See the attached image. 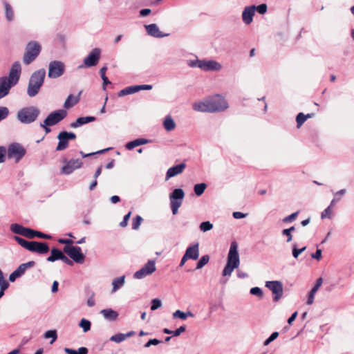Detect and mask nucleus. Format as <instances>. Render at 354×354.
I'll use <instances>...</instances> for the list:
<instances>
[{"label":"nucleus","instance_id":"f257e3e1","mask_svg":"<svg viewBox=\"0 0 354 354\" xmlns=\"http://www.w3.org/2000/svg\"><path fill=\"white\" fill-rule=\"evenodd\" d=\"M239 264L240 258L238 252V244L236 241H232L227 254V263L222 272L223 276H231L233 270L238 268Z\"/></svg>","mask_w":354,"mask_h":354},{"label":"nucleus","instance_id":"f3484780","mask_svg":"<svg viewBox=\"0 0 354 354\" xmlns=\"http://www.w3.org/2000/svg\"><path fill=\"white\" fill-rule=\"evenodd\" d=\"M153 88L152 85L149 84H142V85H132L130 86H127L122 90H120L118 94L119 97H122L127 95L133 94L135 93L139 92L142 90H151Z\"/></svg>","mask_w":354,"mask_h":354},{"label":"nucleus","instance_id":"0eeeda50","mask_svg":"<svg viewBox=\"0 0 354 354\" xmlns=\"http://www.w3.org/2000/svg\"><path fill=\"white\" fill-rule=\"evenodd\" d=\"M185 192L181 188L175 189L169 195L170 207L172 214L176 215L183 203Z\"/></svg>","mask_w":354,"mask_h":354},{"label":"nucleus","instance_id":"4be33fe9","mask_svg":"<svg viewBox=\"0 0 354 354\" xmlns=\"http://www.w3.org/2000/svg\"><path fill=\"white\" fill-rule=\"evenodd\" d=\"M186 168L185 162H181L179 165L169 167L166 173V180H169L180 174H182Z\"/></svg>","mask_w":354,"mask_h":354},{"label":"nucleus","instance_id":"603ef678","mask_svg":"<svg viewBox=\"0 0 354 354\" xmlns=\"http://www.w3.org/2000/svg\"><path fill=\"white\" fill-rule=\"evenodd\" d=\"M333 206H330V204L322 212L321 214V218L322 219L324 218H331V214H332V210H331V208H332Z\"/></svg>","mask_w":354,"mask_h":354},{"label":"nucleus","instance_id":"20e7f679","mask_svg":"<svg viewBox=\"0 0 354 354\" xmlns=\"http://www.w3.org/2000/svg\"><path fill=\"white\" fill-rule=\"evenodd\" d=\"M14 239L21 247L32 252L44 254L49 251V246L47 243L28 241L17 236H14Z\"/></svg>","mask_w":354,"mask_h":354},{"label":"nucleus","instance_id":"c756f323","mask_svg":"<svg viewBox=\"0 0 354 354\" xmlns=\"http://www.w3.org/2000/svg\"><path fill=\"white\" fill-rule=\"evenodd\" d=\"M100 313L103 315L104 319L109 321L115 320L118 317V312L111 308L103 309L100 311Z\"/></svg>","mask_w":354,"mask_h":354},{"label":"nucleus","instance_id":"8fccbe9b","mask_svg":"<svg viewBox=\"0 0 354 354\" xmlns=\"http://www.w3.org/2000/svg\"><path fill=\"white\" fill-rule=\"evenodd\" d=\"M250 293L252 295H256L259 298L263 297V290L259 287H253L250 290Z\"/></svg>","mask_w":354,"mask_h":354},{"label":"nucleus","instance_id":"49530a36","mask_svg":"<svg viewBox=\"0 0 354 354\" xmlns=\"http://www.w3.org/2000/svg\"><path fill=\"white\" fill-rule=\"evenodd\" d=\"M209 257L207 254L202 256L196 264V269H201L204 267L209 262Z\"/></svg>","mask_w":354,"mask_h":354},{"label":"nucleus","instance_id":"9b49d317","mask_svg":"<svg viewBox=\"0 0 354 354\" xmlns=\"http://www.w3.org/2000/svg\"><path fill=\"white\" fill-rule=\"evenodd\" d=\"M101 50L98 48H93L84 59L83 64L79 66L80 68H90L96 66L100 59Z\"/></svg>","mask_w":354,"mask_h":354},{"label":"nucleus","instance_id":"37998d69","mask_svg":"<svg viewBox=\"0 0 354 354\" xmlns=\"http://www.w3.org/2000/svg\"><path fill=\"white\" fill-rule=\"evenodd\" d=\"M206 188L207 185L204 183L196 184L194 187V193L196 196H200L204 193Z\"/></svg>","mask_w":354,"mask_h":354},{"label":"nucleus","instance_id":"09e8293b","mask_svg":"<svg viewBox=\"0 0 354 354\" xmlns=\"http://www.w3.org/2000/svg\"><path fill=\"white\" fill-rule=\"evenodd\" d=\"M109 339L110 341L114 342L115 343H120L124 341L126 339L124 333H117L114 335H112Z\"/></svg>","mask_w":354,"mask_h":354},{"label":"nucleus","instance_id":"6e6552de","mask_svg":"<svg viewBox=\"0 0 354 354\" xmlns=\"http://www.w3.org/2000/svg\"><path fill=\"white\" fill-rule=\"evenodd\" d=\"M26 151L19 143L14 142L10 144L7 150V156L9 159H14L15 162H19L25 156Z\"/></svg>","mask_w":354,"mask_h":354},{"label":"nucleus","instance_id":"ddd939ff","mask_svg":"<svg viewBox=\"0 0 354 354\" xmlns=\"http://www.w3.org/2000/svg\"><path fill=\"white\" fill-rule=\"evenodd\" d=\"M75 138L76 135L73 132L61 131L57 136L59 142L56 150L58 151L64 150L68 146V141Z\"/></svg>","mask_w":354,"mask_h":354},{"label":"nucleus","instance_id":"a211bd4d","mask_svg":"<svg viewBox=\"0 0 354 354\" xmlns=\"http://www.w3.org/2000/svg\"><path fill=\"white\" fill-rule=\"evenodd\" d=\"M82 162L80 159H71L68 160L61 169V172L63 174H71L76 169L82 167Z\"/></svg>","mask_w":354,"mask_h":354},{"label":"nucleus","instance_id":"e433bc0d","mask_svg":"<svg viewBox=\"0 0 354 354\" xmlns=\"http://www.w3.org/2000/svg\"><path fill=\"white\" fill-rule=\"evenodd\" d=\"M29 231L30 232V234L28 235V238L29 239H32L35 236L45 239H50L52 238L49 234H44L41 232L36 231L30 228H29Z\"/></svg>","mask_w":354,"mask_h":354},{"label":"nucleus","instance_id":"dca6fc26","mask_svg":"<svg viewBox=\"0 0 354 354\" xmlns=\"http://www.w3.org/2000/svg\"><path fill=\"white\" fill-rule=\"evenodd\" d=\"M266 287L269 288L274 295L273 300L277 301L283 295V284L279 281H266Z\"/></svg>","mask_w":354,"mask_h":354},{"label":"nucleus","instance_id":"f8f14e48","mask_svg":"<svg viewBox=\"0 0 354 354\" xmlns=\"http://www.w3.org/2000/svg\"><path fill=\"white\" fill-rule=\"evenodd\" d=\"M64 252L77 263H84L85 256L82 252L80 247L66 245L64 248Z\"/></svg>","mask_w":354,"mask_h":354},{"label":"nucleus","instance_id":"412c9836","mask_svg":"<svg viewBox=\"0 0 354 354\" xmlns=\"http://www.w3.org/2000/svg\"><path fill=\"white\" fill-rule=\"evenodd\" d=\"M256 6L252 5L246 6L242 12V20L246 25L250 24L253 21V17L255 14Z\"/></svg>","mask_w":354,"mask_h":354},{"label":"nucleus","instance_id":"72a5a7b5","mask_svg":"<svg viewBox=\"0 0 354 354\" xmlns=\"http://www.w3.org/2000/svg\"><path fill=\"white\" fill-rule=\"evenodd\" d=\"M313 116H314L313 113H308V114L305 115L303 113H299L296 117V122H297V127L299 128L305 122V121L307 119L311 118Z\"/></svg>","mask_w":354,"mask_h":354},{"label":"nucleus","instance_id":"2eb2a0df","mask_svg":"<svg viewBox=\"0 0 354 354\" xmlns=\"http://www.w3.org/2000/svg\"><path fill=\"white\" fill-rule=\"evenodd\" d=\"M155 271V260H149L148 262L139 270L133 274V278L141 279L152 274Z\"/></svg>","mask_w":354,"mask_h":354},{"label":"nucleus","instance_id":"680f3d73","mask_svg":"<svg viewBox=\"0 0 354 354\" xmlns=\"http://www.w3.org/2000/svg\"><path fill=\"white\" fill-rule=\"evenodd\" d=\"M6 149L4 147L0 146V163L5 162Z\"/></svg>","mask_w":354,"mask_h":354},{"label":"nucleus","instance_id":"0e129e2a","mask_svg":"<svg viewBox=\"0 0 354 354\" xmlns=\"http://www.w3.org/2000/svg\"><path fill=\"white\" fill-rule=\"evenodd\" d=\"M281 234L287 237V242H290L292 241V235L287 229L283 230Z\"/></svg>","mask_w":354,"mask_h":354},{"label":"nucleus","instance_id":"bb28decb","mask_svg":"<svg viewBox=\"0 0 354 354\" xmlns=\"http://www.w3.org/2000/svg\"><path fill=\"white\" fill-rule=\"evenodd\" d=\"M95 120V118L93 116L80 117L78 118L74 122H72L70 126L72 128H77L85 124L94 122Z\"/></svg>","mask_w":354,"mask_h":354},{"label":"nucleus","instance_id":"338daca9","mask_svg":"<svg viewBox=\"0 0 354 354\" xmlns=\"http://www.w3.org/2000/svg\"><path fill=\"white\" fill-rule=\"evenodd\" d=\"M62 261H63L64 263L69 265V266H72L73 264V261L71 260H70L66 255H64V254H62L60 259Z\"/></svg>","mask_w":354,"mask_h":354},{"label":"nucleus","instance_id":"e2e57ef3","mask_svg":"<svg viewBox=\"0 0 354 354\" xmlns=\"http://www.w3.org/2000/svg\"><path fill=\"white\" fill-rule=\"evenodd\" d=\"M322 251L321 249L317 248L315 252L311 254V257L313 259H315L317 260H319L322 258Z\"/></svg>","mask_w":354,"mask_h":354},{"label":"nucleus","instance_id":"58836bf2","mask_svg":"<svg viewBox=\"0 0 354 354\" xmlns=\"http://www.w3.org/2000/svg\"><path fill=\"white\" fill-rule=\"evenodd\" d=\"M3 5L5 7V15L8 21H11L14 19V12L11 6L7 2L4 1Z\"/></svg>","mask_w":354,"mask_h":354},{"label":"nucleus","instance_id":"13d9d810","mask_svg":"<svg viewBox=\"0 0 354 354\" xmlns=\"http://www.w3.org/2000/svg\"><path fill=\"white\" fill-rule=\"evenodd\" d=\"M268 6L266 3H261L256 6V10L261 15L265 14L267 12Z\"/></svg>","mask_w":354,"mask_h":354},{"label":"nucleus","instance_id":"7c9ffc66","mask_svg":"<svg viewBox=\"0 0 354 354\" xmlns=\"http://www.w3.org/2000/svg\"><path fill=\"white\" fill-rule=\"evenodd\" d=\"M35 262L33 261H28L25 263L21 264L15 271L17 272L18 276L20 277L22 276L28 268L33 267Z\"/></svg>","mask_w":354,"mask_h":354},{"label":"nucleus","instance_id":"69168bd1","mask_svg":"<svg viewBox=\"0 0 354 354\" xmlns=\"http://www.w3.org/2000/svg\"><path fill=\"white\" fill-rule=\"evenodd\" d=\"M232 216L236 219H240L245 218L246 216V214L241 212H233Z\"/></svg>","mask_w":354,"mask_h":354},{"label":"nucleus","instance_id":"4c0bfd02","mask_svg":"<svg viewBox=\"0 0 354 354\" xmlns=\"http://www.w3.org/2000/svg\"><path fill=\"white\" fill-rule=\"evenodd\" d=\"M79 101L77 97L73 96L72 94L69 95L64 103V107L65 109H69L75 105Z\"/></svg>","mask_w":354,"mask_h":354},{"label":"nucleus","instance_id":"ea45409f","mask_svg":"<svg viewBox=\"0 0 354 354\" xmlns=\"http://www.w3.org/2000/svg\"><path fill=\"white\" fill-rule=\"evenodd\" d=\"M194 315L192 312L190 311H188L187 313H185L183 311H181L180 310H176L174 313H173V317L175 319V318H179L182 320H185L187 318V317H193Z\"/></svg>","mask_w":354,"mask_h":354},{"label":"nucleus","instance_id":"a878e982","mask_svg":"<svg viewBox=\"0 0 354 354\" xmlns=\"http://www.w3.org/2000/svg\"><path fill=\"white\" fill-rule=\"evenodd\" d=\"M10 230L12 232L24 236L28 238V235L30 234L29 228L25 227L19 224L14 223L10 225Z\"/></svg>","mask_w":354,"mask_h":354},{"label":"nucleus","instance_id":"79ce46f5","mask_svg":"<svg viewBox=\"0 0 354 354\" xmlns=\"http://www.w3.org/2000/svg\"><path fill=\"white\" fill-rule=\"evenodd\" d=\"M88 349L86 347H80L77 350L65 348L64 352L67 354H88Z\"/></svg>","mask_w":354,"mask_h":354},{"label":"nucleus","instance_id":"de8ad7c7","mask_svg":"<svg viewBox=\"0 0 354 354\" xmlns=\"http://www.w3.org/2000/svg\"><path fill=\"white\" fill-rule=\"evenodd\" d=\"M199 228L201 231L205 232L213 228V224L209 221H203L200 224Z\"/></svg>","mask_w":354,"mask_h":354},{"label":"nucleus","instance_id":"864d4df0","mask_svg":"<svg viewBox=\"0 0 354 354\" xmlns=\"http://www.w3.org/2000/svg\"><path fill=\"white\" fill-rule=\"evenodd\" d=\"M9 115V109L6 106H0V122Z\"/></svg>","mask_w":354,"mask_h":354},{"label":"nucleus","instance_id":"9d476101","mask_svg":"<svg viewBox=\"0 0 354 354\" xmlns=\"http://www.w3.org/2000/svg\"><path fill=\"white\" fill-rule=\"evenodd\" d=\"M211 113L222 112L228 108L227 100L221 95H215L209 98Z\"/></svg>","mask_w":354,"mask_h":354},{"label":"nucleus","instance_id":"a19ab883","mask_svg":"<svg viewBox=\"0 0 354 354\" xmlns=\"http://www.w3.org/2000/svg\"><path fill=\"white\" fill-rule=\"evenodd\" d=\"M9 283L5 279L3 274L0 275V299L4 295L5 290L8 288Z\"/></svg>","mask_w":354,"mask_h":354},{"label":"nucleus","instance_id":"5701e85b","mask_svg":"<svg viewBox=\"0 0 354 354\" xmlns=\"http://www.w3.org/2000/svg\"><path fill=\"white\" fill-rule=\"evenodd\" d=\"M192 109L195 111L202 113H211L209 99L196 102L192 104Z\"/></svg>","mask_w":354,"mask_h":354},{"label":"nucleus","instance_id":"473e14b6","mask_svg":"<svg viewBox=\"0 0 354 354\" xmlns=\"http://www.w3.org/2000/svg\"><path fill=\"white\" fill-rule=\"evenodd\" d=\"M346 193V189H342L337 192H333V198L330 201V206H334L337 203L340 201L342 198Z\"/></svg>","mask_w":354,"mask_h":354},{"label":"nucleus","instance_id":"4468645a","mask_svg":"<svg viewBox=\"0 0 354 354\" xmlns=\"http://www.w3.org/2000/svg\"><path fill=\"white\" fill-rule=\"evenodd\" d=\"M67 112L64 109H59L50 113L44 120L46 126H53L66 118Z\"/></svg>","mask_w":354,"mask_h":354},{"label":"nucleus","instance_id":"c9c22d12","mask_svg":"<svg viewBox=\"0 0 354 354\" xmlns=\"http://www.w3.org/2000/svg\"><path fill=\"white\" fill-rule=\"evenodd\" d=\"M186 330V326L185 325H183L176 329L175 330H171L168 328H164L163 333L168 335H171L172 337H177L179 336L182 333L185 332Z\"/></svg>","mask_w":354,"mask_h":354},{"label":"nucleus","instance_id":"a18cd8bd","mask_svg":"<svg viewBox=\"0 0 354 354\" xmlns=\"http://www.w3.org/2000/svg\"><path fill=\"white\" fill-rule=\"evenodd\" d=\"M91 326V322L84 318H82L79 323V326L82 328V330L84 333L90 330Z\"/></svg>","mask_w":354,"mask_h":354},{"label":"nucleus","instance_id":"b1692460","mask_svg":"<svg viewBox=\"0 0 354 354\" xmlns=\"http://www.w3.org/2000/svg\"><path fill=\"white\" fill-rule=\"evenodd\" d=\"M186 257L189 259L196 260L199 257V243L196 242L189 245L185 251Z\"/></svg>","mask_w":354,"mask_h":354},{"label":"nucleus","instance_id":"39448f33","mask_svg":"<svg viewBox=\"0 0 354 354\" xmlns=\"http://www.w3.org/2000/svg\"><path fill=\"white\" fill-rule=\"evenodd\" d=\"M187 65L192 68H199L204 71H218L221 69V64L215 60L193 59L187 61Z\"/></svg>","mask_w":354,"mask_h":354},{"label":"nucleus","instance_id":"3c124183","mask_svg":"<svg viewBox=\"0 0 354 354\" xmlns=\"http://www.w3.org/2000/svg\"><path fill=\"white\" fill-rule=\"evenodd\" d=\"M142 221V218L140 216H136L132 221V229L138 230Z\"/></svg>","mask_w":354,"mask_h":354},{"label":"nucleus","instance_id":"052dcab7","mask_svg":"<svg viewBox=\"0 0 354 354\" xmlns=\"http://www.w3.org/2000/svg\"><path fill=\"white\" fill-rule=\"evenodd\" d=\"M131 214V212H129L127 214H126L124 216L123 221L120 223V227H125L127 226L128 221H129V219L130 218Z\"/></svg>","mask_w":354,"mask_h":354},{"label":"nucleus","instance_id":"4d7b16f0","mask_svg":"<svg viewBox=\"0 0 354 354\" xmlns=\"http://www.w3.org/2000/svg\"><path fill=\"white\" fill-rule=\"evenodd\" d=\"M298 214H299V212H294V213L291 214L290 215L284 217L282 221L283 223L292 222L293 220H295L297 218Z\"/></svg>","mask_w":354,"mask_h":354},{"label":"nucleus","instance_id":"5fc2aeb1","mask_svg":"<svg viewBox=\"0 0 354 354\" xmlns=\"http://www.w3.org/2000/svg\"><path fill=\"white\" fill-rule=\"evenodd\" d=\"M278 336H279V333L278 332H273L270 335V337L264 341L263 345L264 346H268L272 342H273L274 339H276L278 337Z\"/></svg>","mask_w":354,"mask_h":354},{"label":"nucleus","instance_id":"6e6d98bb","mask_svg":"<svg viewBox=\"0 0 354 354\" xmlns=\"http://www.w3.org/2000/svg\"><path fill=\"white\" fill-rule=\"evenodd\" d=\"M148 35L155 37V24L145 26Z\"/></svg>","mask_w":354,"mask_h":354},{"label":"nucleus","instance_id":"aec40b11","mask_svg":"<svg viewBox=\"0 0 354 354\" xmlns=\"http://www.w3.org/2000/svg\"><path fill=\"white\" fill-rule=\"evenodd\" d=\"M21 71V66L19 62H15L12 65L9 72L8 78L12 83L17 84L19 82Z\"/></svg>","mask_w":354,"mask_h":354},{"label":"nucleus","instance_id":"bf43d9fd","mask_svg":"<svg viewBox=\"0 0 354 354\" xmlns=\"http://www.w3.org/2000/svg\"><path fill=\"white\" fill-rule=\"evenodd\" d=\"M301 250H299V248H297V245L296 243H294L292 245V257L295 258V259H297L298 257L301 254Z\"/></svg>","mask_w":354,"mask_h":354},{"label":"nucleus","instance_id":"393cba45","mask_svg":"<svg viewBox=\"0 0 354 354\" xmlns=\"http://www.w3.org/2000/svg\"><path fill=\"white\" fill-rule=\"evenodd\" d=\"M323 283V279L322 277H319L317 279L316 283L313 288L310 290V291L308 293V299L306 304L308 305H311L314 301L315 295L318 290V289L320 288Z\"/></svg>","mask_w":354,"mask_h":354},{"label":"nucleus","instance_id":"7ed1b4c3","mask_svg":"<svg viewBox=\"0 0 354 354\" xmlns=\"http://www.w3.org/2000/svg\"><path fill=\"white\" fill-rule=\"evenodd\" d=\"M40 114V110L35 106H29L20 109L17 113V119L24 124H28L36 121Z\"/></svg>","mask_w":354,"mask_h":354},{"label":"nucleus","instance_id":"f03ea898","mask_svg":"<svg viewBox=\"0 0 354 354\" xmlns=\"http://www.w3.org/2000/svg\"><path fill=\"white\" fill-rule=\"evenodd\" d=\"M46 77V71L44 68L35 71L30 75L28 87L27 95L30 97L36 96L42 86Z\"/></svg>","mask_w":354,"mask_h":354},{"label":"nucleus","instance_id":"2f4dec72","mask_svg":"<svg viewBox=\"0 0 354 354\" xmlns=\"http://www.w3.org/2000/svg\"><path fill=\"white\" fill-rule=\"evenodd\" d=\"M63 252L57 248H53L50 251V255L46 259L48 261L54 262L59 260Z\"/></svg>","mask_w":354,"mask_h":354},{"label":"nucleus","instance_id":"774afa93","mask_svg":"<svg viewBox=\"0 0 354 354\" xmlns=\"http://www.w3.org/2000/svg\"><path fill=\"white\" fill-rule=\"evenodd\" d=\"M236 274H237V277L240 279H245L248 277V274L246 272H243L240 270H237Z\"/></svg>","mask_w":354,"mask_h":354},{"label":"nucleus","instance_id":"6ab92c4d","mask_svg":"<svg viewBox=\"0 0 354 354\" xmlns=\"http://www.w3.org/2000/svg\"><path fill=\"white\" fill-rule=\"evenodd\" d=\"M15 85L16 84L12 83L7 76L0 77V99L6 97L11 87Z\"/></svg>","mask_w":354,"mask_h":354},{"label":"nucleus","instance_id":"423d86ee","mask_svg":"<svg viewBox=\"0 0 354 354\" xmlns=\"http://www.w3.org/2000/svg\"><path fill=\"white\" fill-rule=\"evenodd\" d=\"M41 51V46L36 41H30L26 48V52L23 57V62L28 65L32 62L39 55Z\"/></svg>","mask_w":354,"mask_h":354},{"label":"nucleus","instance_id":"1a4fd4ad","mask_svg":"<svg viewBox=\"0 0 354 354\" xmlns=\"http://www.w3.org/2000/svg\"><path fill=\"white\" fill-rule=\"evenodd\" d=\"M65 64L61 61L54 60L48 64V76L51 79L61 77L65 72Z\"/></svg>","mask_w":354,"mask_h":354},{"label":"nucleus","instance_id":"f704fd0d","mask_svg":"<svg viewBox=\"0 0 354 354\" xmlns=\"http://www.w3.org/2000/svg\"><path fill=\"white\" fill-rule=\"evenodd\" d=\"M163 126L167 131H171L176 127V123L170 115H167L163 122Z\"/></svg>","mask_w":354,"mask_h":354},{"label":"nucleus","instance_id":"c85d7f7f","mask_svg":"<svg viewBox=\"0 0 354 354\" xmlns=\"http://www.w3.org/2000/svg\"><path fill=\"white\" fill-rule=\"evenodd\" d=\"M150 141L145 138H137L133 141L129 142L126 144L125 147L128 150H131L134 149L136 147H138L140 145H145L149 143Z\"/></svg>","mask_w":354,"mask_h":354},{"label":"nucleus","instance_id":"c03bdc74","mask_svg":"<svg viewBox=\"0 0 354 354\" xmlns=\"http://www.w3.org/2000/svg\"><path fill=\"white\" fill-rule=\"evenodd\" d=\"M45 339H51L50 344L54 343L57 339V333L56 330H49L45 332L44 334Z\"/></svg>","mask_w":354,"mask_h":354},{"label":"nucleus","instance_id":"cd10ccee","mask_svg":"<svg viewBox=\"0 0 354 354\" xmlns=\"http://www.w3.org/2000/svg\"><path fill=\"white\" fill-rule=\"evenodd\" d=\"M125 283V275L120 276L119 277H116L112 281V290L111 293H114L117 292L119 289H120Z\"/></svg>","mask_w":354,"mask_h":354}]
</instances>
